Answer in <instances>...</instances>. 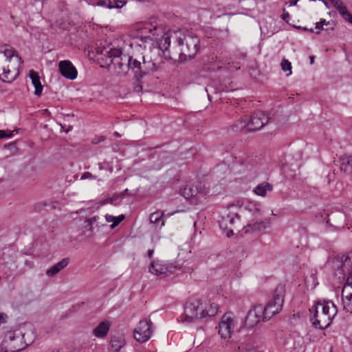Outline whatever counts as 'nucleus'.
Wrapping results in <instances>:
<instances>
[{"label":"nucleus","instance_id":"31","mask_svg":"<svg viewBox=\"0 0 352 352\" xmlns=\"http://www.w3.org/2000/svg\"><path fill=\"white\" fill-rule=\"evenodd\" d=\"M8 59V62H10L12 58L14 56L15 51L10 47L6 46L3 52H0Z\"/></svg>","mask_w":352,"mask_h":352},{"label":"nucleus","instance_id":"44","mask_svg":"<svg viewBox=\"0 0 352 352\" xmlns=\"http://www.w3.org/2000/svg\"><path fill=\"white\" fill-rule=\"evenodd\" d=\"M320 23L322 26H323L324 25H327L329 24V21H327L325 19H320Z\"/></svg>","mask_w":352,"mask_h":352},{"label":"nucleus","instance_id":"50","mask_svg":"<svg viewBox=\"0 0 352 352\" xmlns=\"http://www.w3.org/2000/svg\"><path fill=\"white\" fill-rule=\"evenodd\" d=\"M304 30H308V29H307L306 28H304ZM309 31L310 32H314L313 29H310V30H309Z\"/></svg>","mask_w":352,"mask_h":352},{"label":"nucleus","instance_id":"4","mask_svg":"<svg viewBox=\"0 0 352 352\" xmlns=\"http://www.w3.org/2000/svg\"><path fill=\"white\" fill-rule=\"evenodd\" d=\"M310 321L316 329H324L329 327L338 312L331 301L317 302L309 309Z\"/></svg>","mask_w":352,"mask_h":352},{"label":"nucleus","instance_id":"21","mask_svg":"<svg viewBox=\"0 0 352 352\" xmlns=\"http://www.w3.org/2000/svg\"><path fill=\"white\" fill-rule=\"evenodd\" d=\"M109 329V321L104 320L99 323V324L94 329L93 334L97 338H102L107 335Z\"/></svg>","mask_w":352,"mask_h":352},{"label":"nucleus","instance_id":"11","mask_svg":"<svg viewBox=\"0 0 352 352\" xmlns=\"http://www.w3.org/2000/svg\"><path fill=\"white\" fill-rule=\"evenodd\" d=\"M234 321L230 314H225L219 323V333L221 338L228 339L231 337L234 331Z\"/></svg>","mask_w":352,"mask_h":352},{"label":"nucleus","instance_id":"46","mask_svg":"<svg viewBox=\"0 0 352 352\" xmlns=\"http://www.w3.org/2000/svg\"><path fill=\"white\" fill-rule=\"evenodd\" d=\"M129 190L126 188L122 192L120 193L121 197H124L125 195L128 194Z\"/></svg>","mask_w":352,"mask_h":352},{"label":"nucleus","instance_id":"29","mask_svg":"<svg viewBox=\"0 0 352 352\" xmlns=\"http://www.w3.org/2000/svg\"><path fill=\"white\" fill-rule=\"evenodd\" d=\"M248 229L245 230V232H249L250 229L253 232L261 231L266 228V223L263 221H256L252 224H248Z\"/></svg>","mask_w":352,"mask_h":352},{"label":"nucleus","instance_id":"23","mask_svg":"<svg viewBox=\"0 0 352 352\" xmlns=\"http://www.w3.org/2000/svg\"><path fill=\"white\" fill-rule=\"evenodd\" d=\"M219 309V306L216 303H210L208 306H206L205 307H202V309L201 310V318H204L206 317H213L214 316Z\"/></svg>","mask_w":352,"mask_h":352},{"label":"nucleus","instance_id":"33","mask_svg":"<svg viewBox=\"0 0 352 352\" xmlns=\"http://www.w3.org/2000/svg\"><path fill=\"white\" fill-rule=\"evenodd\" d=\"M280 66L283 71L289 72L288 75H290L292 74V64L288 60L283 59L280 63Z\"/></svg>","mask_w":352,"mask_h":352},{"label":"nucleus","instance_id":"37","mask_svg":"<svg viewBox=\"0 0 352 352\" xmlns=\"http://www.w3.org/2000/svg\"><path fill=\"white\" fill-rule=\"evenodd\" d=\"M106 138L103 135H100L99 137H97L96 138H94L93 140H92V142L94 144H98V143H100L102 142H104Z\"/></svg>","mask_w":352,"mask_h":352},{"label":"nucleus","instance_id":"22","mask_svg":"<svg viewBox=\"0 0 352 352\" xmlns=\"http://www.w3.org/2000/svg\"><path fill=\"white\" fill-rule=\"evenodd\" d=\"M69 262V258H65L54 265L52 267L48 269L46 272V274L50 276H54L57 274L60 270L66 267Z\"/></svg>","mask_w":352,"mask_h":352},{"label":"nucleus","instance_id":"32","mask_svg":"<svg viewBox=\"0 0 352 352\" xmlns=\"http://www.w3.org/2000/svg\"><path fill=\"white\" fill-rule=\"evenodd\" d=\"M164 214L163 212H153L150 215V221L153 223L159 224L162 220Z\"/></svg>","mask_w":352,"mask_h":352},{"label":"nucleus","instance_id":"42","mask_svg":"<svg viewBox=\"0 0 352 352\" xmlns=\"http://www.w3.org/2000/svg\"><path fill=\"white\" fill-rule=\"evenodd\" d=\"M299 0H292V1H289L287 3V4H288L289 6H296L298 1Z\"/></svg>","mask_w":352,"mask_h":352},{"label":"nucleus","instance_id":"39","mask_svg":"<svg viewBox=\"0 0 352 352\" xmlns=\"http://www.w3.org/2000/svg\"><path fill=\"white\" fill-rule=\"evenodd\" d=\"M289 17H290L289 14L285 11V9H283V14H282V19L284 21L287 22Z\"/></svg>","mask_w":352,"mask_h":352},{"label":"nucleus","instance_id":"10","mask_svg":"<svg viewBox=\"0 0 352 352\" xmlns=\"http://www.w3.org/2000/svg\"><path fill=\"white\" fill-rule=\"evenodd\" d=\"M152 322L148 320H140L134 330V338L139 342H146L152 336Z\"/></svg>","mask_w":352,"mask_h":352},{"label":"nucleus","instance_id":"18","mask_svg":"<svg viewBox=\"0 0 352 352\" xmlns=\"http://www.w3.org/2000/svg\"><path fill=\"white\" fill-rule=\"evenodd\" d=\"M201 190V185L199 182L187 184L182 190V195L186 199L197 196Z\"/></svg>","mask_w":352,"mask_h":352},{"label":"nucleus","instance_id":"53","mask_svg":"<svg viewBox=\"0 0 352 352\" xmlns=\"http://www.w3.org/2000/svg\"><path fill=\"white\" fill-rule=\"evenodd\" d=\"M16 57L19 58V60H21V58L19 57L17 55H16Z\"/></svg>","mask_w":352,"mask_h":352},{"label":"nucleus","instance_id":"9","mask_svg":"<svg viewBox=\"0 0 352 352\" xmlns=\"http://www.w3.org/2000/svg\"><path fill=\"white\" fill-rule=\"evenodd\" d=\"M268 114L262 111L254 112L248 121V132L255 131L261 129L270 120Z\"/></svg>","mask_w":352,"mask_h":352},{"label":"nucleus","instance_id":"20","mask_svg":"<svg viewBox=\"0 0 352 352\" xmlns=\"http://www.w3.org/2000/svg\"><path fill=\"white\" fill-rule=\"evenodd\" d=\"M29 76L31 78L32 83L34 85L35 90L34 94L40 96L42 94L43 87L41 82V79L38 74L33 69L29 72Z\"/></svg>","mask_w":352,"mask_h":352},{"label":"nucleus","instance_id":"45","mask_svg":"<svg viewBox=\"0 0 352 352\" xmlns=\"http://www.w3.org/2000/svg\"><path fill=\"white\" fill-rule=\"evenodd\" d=\"M153 252H154V250H149L148 251V252H147V255H148V257L149 258H152Z\"/></svg>","mask_w":352,"mask_h":352},{"label":"nucleus","instance_id":"38","mask_svg":"<svg viewBox=\"0 0 352 352\" xmlns=\"http://www.w3.org/2000/svg\"><path fill=\"white\" fill-rule=\"evenodd\" d=\"M98 217L94 216L91 218L87 219L85 222L88 223V226H91L96 221H97Z\"/></svg>","mask_w":352,"mask_h":352},{"label":"nucleus","instance_id":"34","mask_svg":"<svg viewBox=\"0 0 352 352\" xmlns=\"http://www.w3.org/2000/svg\"><path fill=\"white\" fill-rule=\"evenodd\" d=\"M16 131L17 132V130H14L12 131H8L4 130H0V139L2 138H9L13 136V133Z\"/></svg>","mask_w":352,"mask_h":352},{"label":"nucleus","instance_id":"43","mask_svg":"<svg viewBox=\"0 0 352 352\" xmlns=\"http://www.w3.org/2000/svg\"><path fill=\"white\" fill-rule=\"evenodd\" d=\"M111 201H112V199H111L110 197H108L102 201V204H111Z\"/></svg>","mask_w":352,"mask_h":352},{"label":"nucleus","instance_id":"5","mask_svg":"<svg viewBox=\"0 0 352 352\" xmlns=\"http://www.w3.org/2000/svg\"><path fill=\"white\" fill-rule=\"evenodd\" d=\"M24 336L25 334L19 330L6 332L0 345L1 351L19 352L23 350L28 345Z\"/></svg>","mask_w":352,"mask_h":352},{"label":"nucleus","instance_id":"8","mask_svg":"<svg viewBox=\"0 0 352 352\" xmlns=\"http://www.w3.org/2000/svg\"><path fill=\"white\" fill-rule=\"evenodd\" d=\"M201 309L202 302L201 299H194L186 302L184 306V321L192 322L195 320L201 319Z\"/></svg>","mask_w":352,"mask_h":352},{"label":"nucleus","instance_id":"2","mask_svg":"<svg viewBox=\"0 0 352 352\" xmlns=\"http://www.w3.org/2000/svg\"><path fill=\"white\" fill-rule=\"evenodd\" d=\"M161 42L162 56L168 60L184 62L194 58L200 50L199 38L188 31L164 32Z\"/></svg>","mask_w":352,"mask_h":352},{"label":"nucleus","instance_id":"48","mask_svg":"<svg viewBox=\"0 0 352 352\" xmlns=\"http://www.w3.org/2000/svg\"><path fill=\"white\" fill-rule=\"evenodd\" d=\"M15 145V143L14 142H12V143H10L8 145H6L5 147H12V146H14Z\"/></svg>","mask_w":352,"mask_h":352},{"label":"nucleus","instance_id":"1","mask_svg":"<svg viewBox=\"0 0 352 352\" xmlns=\"http://www.w3.org/2000/svg\"><path fill=\"white\" fill-rule=\"evenodd\" d=\"M96 54L102 67L116 76H124L131 70L135 80L133 91L139 93L142 90L141 80L150 73L157 71L160 63L156 58L145 60L144 56L138 58L133 56L123 54L120 49L109 47H98Z\"/></svg>","mask_w":352,"mask_h":352},{"label":"nucleus","instance_id":"47","mask_svg":"<svg viewBox=\"0 0 352 352\" xmlns=\"http://www.w3.org/2000/svg\"><path fill=\"white\" fill-rule=\"evenodd\" d=\"M314 58H315V57L314 56H309V61H310V64L311 65L314 64Z\"/></svg>","mask_w":352,"mask_h":352},{"label":"nucleus","instance_id":"52","mask_svg":"<svg viewBox=\"0 0 352 352\" xmlns=\"http://www.w3.org/2000/svg\"><path fill=\"white\" fill-rule=\"evenodd\" d=\"M208 100L210 101H211L212 100V98H211V96H210V95L209 94H208Z\"/></svg>","mask_w":352,"mask_h":352},{"label":"nucleus","instance_id":"40","mask_svg":"<svg viewBox=\"0 0 352 352\" xmlns=\"http://www.w3.org/2000/svg\"><path fill=\"white\" fill-rule=\"evenodd\" d=\"M253 206L254 208V214H255L256 217H258L261 215V210H260L259 208H258L256 205H254Z\"/></svg>","mask_w":352,"mask_h":352},{"label":"nucleus","instance_id":"26","mask_svg":"<svg viewBox=\"0 0 352 352\" xmlns=\"http://www.w3.org/2000/svg\"><path fill=\"white\" fill-rule=\"evenodd\" d=\"M272 190V186L269 183H263L255 187L254 192L260 196H265L267 191Z\"/></svg>","mask_w":352,"mask_h":352},{"label":"nucleus","instance_id":"36","mask_svg":"<svg viewBox=\"0 0 352 352\" xmlns=\"http://www.w3.org/2000/svg\"><path fill=\"white\" fill-rule=\"evenodd\" d=\"M110 198L112 199V201H111V204L116 205L117 201H118L121 198V197H120V194H114Z\"/></svg>","mask_w":352,"mask_h":352},{"label":"nucleus","instance_id":"51","mask_svg":"<svg viewBox=\"0 0 352 352\" xmlns=\"http://www.w3.org/2000/svg\"><path fill=\"white\" fill-rule=\"evenodd\" d=\"M114 135L117 137H120V135L118 132H115Z\"/></svg>","mask_w":352,"mask_h":352},{"label":"nucleus","instance_id":"24","mask_svg":"<svg viewBox=\"0 0 352 352\" xmlns=\"http://www.w3.org/2000/svg\"><path fill=\"white\" fill-rule=\"evenodd\" d=\"M228 130L232 133H237L243 131L248 132V121L243 120H238L232 126H230Z\"/></svg>","mask_w":352,"mask_h":352},{"label":"nucleus","instance_id":"27","mask_svg":"<svg viewBox=\"0 0 352 352\" xmlns=\"http://www.w3.org/2000/svg\"><path fill=\"white\" fill-rule=\"evenodd\" d=\"M111 347L115 351H119L120 349L124 346V339L119 337H113L110 342Z\"/></svg>","mask_w":352,"mask_h":352},{"label":"nucleus","instance_id":"13","mask_svg":"<svg viewBox=\"0 0 352 352\" xmlns=\"http://www.w3.org/2000/svg\"><path fill=\"white\" fill-rule=\"evenodd\" d=\"M262 311V305L254 306L248 313L245 323L248 327H253L259 322H266Z\"/></svg>","mask_w":352,"mask_h":352},{"label":"nucleus","instance_id":"25","mask_svg":"<svg viewBox=\"0 0 352 352\" xmlns=\"http://www.w3.org/2000/svg\"><path fill=\"white\" fill-rule=\"evenodd\" d=\"M340 170L346 174H352V156H346L340 159Z\"/></svg>","mask_w":352,"mask_h":352},{"label":"nucleus","instance_id":"14","mask_svg":"<svg viewBox=\"0 0 352 352\" xmlns=\"http://www.w3.org/2000/svg\"><path fill=\"white\" fill-rule=\"evenodd\" d=\"M342 302L344 310L352 314V282L349 280L342 290Z\"/></svg>","mask_w":352,"mask_h":352},{"label":"nucleus","instance_id":"19","mask_svg":"<svg viewBox=\"0 0 352 352\" xmlns=\"http://www.w3.org/2000/svg\"><path fill=\"white\" fill-rule=\"evenodd\" d=\"M236 219L239 221L240 216L237 213L230 212L226 216L222 217L221 219L219 221V227L225 230H228L229 226H234Z\"/></svg>","mask_w":352,"mask_h":352},{"label":"nucleus","instance_id":"6","mask_svg":"<svg viewBox=\"0 0 352 352\" xmlns=\"http://www.w3.org/2000/svg\"><path fill=\"white\" fill-rule=\"evenodd\" d=\"M285 296V285L278 284L274 291L273 298L267 305H262V311L264 319L266 321L270 320L274 315L278 314L283 307Z\"/></svg>","mask_w":352,"mask_h":352},{"label":"nucleus","instance_id":"35","mask_svg":"<svg viewBox=\"0 0 352 352\" xmlns=\"http://www.w3.org/2000/svg\"><path fill=\"white\" fill-rule=\"evenodd\" d=\"M96 177L94 176L91 173L89 172H85L80 177V179L84 180L86 179H95Z\"/></svg>","mask_w":352,"mask_h":352},{"label":"nucleus","instance_id":"30","mask_svg":"<svg viewBox=\"0 0 352 352\" xmlns=\"http://www.w3.org/2000/svg\"><path fill=\"white\" fill-rule=\"evenodd\" d=\"M339 13L344 20L352 24V14L347 10L345 6L341 8Z\"/></svg>","mask_w":352,"mask_h":352},{"label":"nucleus","instance_id":"41","mask_svg":"<svg viewBox=\"0 0 352 352\" xmlns=\"http://www.w3.org/2000/svg\"><path fill=\"white\" fill-rule=\"evenodd\" d=\"M322 27H323V26H322V25H320V21H319V22H317V23H316V29L318 30V31H317V32H316V34H319V33H320V30H322V29H323V28H322Z\"/></svg>","mask_w":352,"mask_h":352},{"label":"nucleus","instance_id":"28","mask_svg":"<svg viewBox=\"0 0 352 352\" xmlns=\"http://www.w3.org/2000/svg\"><path fill=\"white\" fill-rule=\"evenodd\" d=\"M105 219L107 222H113V224L111 226V228H114L116 227L124 219V215L121 214L118 217H115L111 214H106Z\"/></svg>","mask_w":352,"mask_h":352},{"label":"nucleus","instance_id":"15","mask_svg":"<svg viewBox=\"0 0 352 352\" xmlns=\"http://www.w3.org/2000/svg\"><path fill=\"white\" fill-rule=\"evenodd\" d=\"M8 63L7 58L0 53V79L4 82H12L16 75L10 69Z\"/></svg>","mask_w":352,"mask_h":352},{"label":"nucleus","instance_id":"16","mask_svg":"<svg viewBox=\"0 0 352 352\" xmlns=\"http://www.w3.org/2000/svg\"><path fill=\"white\" fill-rule=\"evenodd\" d=\"M60 73L65 78L74 80L77 77L78 72L69 60H61L58 63Z\"/></svg>","mask_w":352,"mask_h":352},{"label":"nucleus","instance_id":"17","mask_svg":"<svg viewBox=\"0 0 352 352\" xmlns=\"http://www.w3.org/2000/svg\"><path fill=\"white\" fill-rule=\"evenodd\" d=\"M127 3V0H96L92 5L108 9H120Z\"/></svg>","mask_w":352,"mask_h":352},{"label":"nucleus","instance_id":"3","mask_svg":"<svg viewBox=\"0 0 352 352\" xmlns=\"http://www.w3.org/2000/svg\"><path fill=\"white\" fill-rule=\"evenodd\" d=\"M164 34L163 29L157 25L152 24H146L143 28H140L135 36H133L129 41V46L140 52L142 56L138 58L143 56L144 51L149 50L150 52H153L156 55H162V47H160L161 42V37ZM134 57L135 56L133 55ZM145 58V56H144Z\"/></svg>","mask_w":352,"mask_h":352},{"label":"nucleus","instance_id":"7","mask_svg":"<svg viewBox=\"0 0 352 352\" xmlns=\"http://www.w3.org/2000/svg\"><path fill=\"white\" fill-rule=\"evenodd\" d=\"M331 267L339 278H352V252L338 255L331 261Z\"/></svg>","mask_w":352,"mask_h":352},{"label":"nucleus","instance_id":"49","mask_svg":"<svg viewBox=\"0 0 352 352\" xmlns=\"http://www.w3.org/2000/svg\"><path fill=\"white\" fill-rule=\"evenodd\" d=\"M230 233L231 234H233V231H232V229H230V230H229V231H228V232L227 233V236H230Z\"/></svg>","mask_w":352,"mask_h":352},{"label":"nucleus","instance_id":"12","mask_svg":"<svg viewBox=\"0 0 352 352\" xmlns=\"http://www.w3.org/2000/svg\"><path fill=\"white\" fill-rule=\"evenodd\" d=\"M176 268V265L173 263L167 264L162 261L157 260L151 263L148 270L151 274L156 276H167L168 274L173 273Z\"/></svg>","mask_w":352,"mask_h":352}]
</instances>
